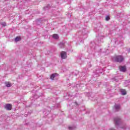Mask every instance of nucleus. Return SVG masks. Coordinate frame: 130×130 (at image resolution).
Returning <instances> with one entry per match:
<instances>
[{"label":"nucleus","mask_w":130,"mask_h":130,"mask_svg":"<svg viewBox=\"0 0 130 130\" xmlns=\"http://www.w3.org/2000/svg\"><path fill=\"white\" fill-rule=\"evenodd\" d=\"M52 37L54 38V39H58L59 38L58 35L57 34L53 35Z\"/></svg>","instance_id":"8"},{"label":"nucleus","mask_w":130,"mask_h":130,"mask_svg":"<svg viewBox=\"0 0 130 130\" xmlns=\"http://www.w3.org/2000/svg\"><path fill=\"white\" fill-rule=\"evenodd\" d=\"M106 21H109V20H110V17H109V16H106Z\"/></svg>","instance_id":"13"},{"label":"nucleus","mask_w":130,"mask_h":130,"mask_svg":"<svg viewBox=\"0 0 130 130\" xmlns=\"http://www.w3.org/2000/svg\"><path fill=\"white\" fill-rule=\"evenodd\" d=\"M121 92L122 93V95H126V91L125 89H121Z\"/></svg>","instance_id":"10"},{"label":"nucleus","mask_w":130,"mask_h":130,"mask_svg":"<svg viewBox=\"0 0 130 130\" xmlns=\"http://www.w3.org/2000/svg\"><path fill=\"white\" fill-rule=\"evenodd\" d=\"M119 69L121 72H125L126 71L125 66H119Z\"/></svg>","instance_id":"4"},{"label":"nucleus","mask_w":130,"mask_h":130,"mask_svg":"<svg viewBox=\"0 0 130 130\" xmlns=\"http://www.w3.org/2000/svg\"><path fill=\"white\" fill-rule=\"evenodd\" d=\"M5 84L6 85V87H10L12 86V84L10 82H5Z\"/></svg>","instance_id":"7"},{"label":"nucleus","mask_w":130,"mask_h":130,"mask_svg":"<svg viewBox=\"0 0 130 130\" xmlns=\"http://www.w3.org/2000/svg\"><path fill=\"white\" fill-rule=\"evenodd\" d=\"M55 76H57V74H53L50 76V79L51 80H54V78H55Z\"/></svg>","instance_id":"6"},{"label":"nucleus","mask_w":130,"mask_h":130,"mask_svg":"<svg viewBox=\"0 0 130 130\" xmlns=\"http://www.w3.org/2000/svg\"><path fill=\"white\" fill-rule=\"evenodd\" d=\"M114 120L115 121V125H117V124H118V123H119V120H120V119H119V118H116L114 119Z\"/></svg>","instance_id":"5"},{"label":"nucleus","mask_w":130,"mask_h":130,"mask_svg":"<svg viewBox=\"0 0 130 130\" xmlns=\"http://www.w3.org/2000/svg\"><path fill=\"white\" fill-rule=\"evenodd\" d=\"M21 40V37H16L15 39V41L16 42H18V41H20Z\"/></svg>","instance_id":"9"},{"label":"nucleus","mask_w":130,"mask_h":130,"mask_svg":"<svg viewBox=\"0 0 130 130\" xmlns=\"http://www.w3.org/2000/svg\"><path fill=\"white\" fill-rule=\"evenodd\" d=\"M1 25L3 26V27H6V26H7V23L6 22H2L1 23Z\"/></svg>","instance_id":"12"},{"label":"nucleus","mask_w":130,"mask_h":130,"mask_svg":"<svg viewBox=\"0 0 130 130\" xmlns=\"http://www.w3.org/2000/svg\"><path fill=\"white\" fill-rule=\"evenodd\" d=\"M60 56L62 59H66V58L68 57V55H67V52L64 51H62L60 53Z\"/></svg>","instance_id":"2"},{"label":"nucleus","mask_w":130,"mask_h":130,"mask_svg":"<svg viewBox=\"0 0 130 130\" xmlns=\"http://www.w3.org/2000/svg\"><path fill=\"white\" fill-rule=\"evenodd\" d=\"M113 60L116 62H122L124 60V57L122 55H116L113 57Z\"/></svg>","instance_id":"1"},{"label":"nucleus","mask_w":130,"mask_h":130,"mask_svg":"<svg viewBox=\"0 0 130 130\" xmlns=\"http://www.w3.org/2000/svg\"><path fill=\"white\" fill-rule=\"evenodd\" d=\"M69 129H72V127H69Z\"/></svg>","instance_id":"14"},{"label":"nucleus","mask_w":130,"mask_h":130,"mask_svg":"<svg viewBox=\"0 0 130 130\" xmlns=\"http://www.w3.org/2000/svg\"><path fill=\"white\" fill-rule=\"evenodd\" d=\"M5 108L7 110H12V105L11 104H7L5 106Z\"/></svg>","instance_id":"3"},{"label":"nucleus","mask_w":130,"mask_h":130,"mask_svg":"<svg viewBox=\"0 0 130 130\" xmlns=\"http://www.w3.org/2000/svg\"><path fill=\"white\" fill-rule=\"evenodd\" d=\"M115 108L116 110L119 109L120 108V105H117L116 106H115Z\"/></svg>","instance_id":"11"}]
</instances>
